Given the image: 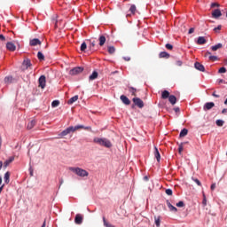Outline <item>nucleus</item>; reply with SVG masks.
Instances as JSON below:
<instances>
[{
	"label": "nucleus",
	"mask_w": 227,
	"mask_h": 227,
	"mask_svg": "<svg viewBox=\"0 0 227 227\" xmlns=\"http://www.w3.org/2000/svg\"><path fill=\"white\" fill-rule=\"evenodd\" d=\"M81 129H83L84 130H91V127L88 126L85 127L84 125H77V126H70L65 130L61 132V136H68L71 132H75L76 130H81Z\"/></svg>",
	"instance_id": "nucleus-1"
},
{
	"label": "nucleus",
	"mask_w": 227,
	"mask_h": 227,
	"mask_svg": "<svg viewBox=\"0 0 227 227\" xmlns=\"http://www.w3.org/2000/svg\"><path fill=\"white\" fill-rule=\"evenodd\" d=\"M93 142L96 143V145H99V146H105V148L113 147V144L111 143V140L107 138L95 137L93 139Z\"/></svg>",
	"instance_id": "nucleus-2"
},
{
	"label": "nucleus",
	"mask_w": 227,
	"mask_h": 227,
	"mask_svg": "<svg viewBox=\"0 0 227 227\" xmlns=\"http://www.w3.org/2000/svg\"><path fill=\"white\" fill-rule=\"evenodd\" d=\"M69 171L75 173V175H77V176H81L82 178H84V176H90V173L88 171H86L85 169L81 168L79 167H77V168L71 167V168H69Z\"/></svg>",
	"instance_id": "nucleus-3"
},
{
	"label": "nucleus",
	"mask_w": 227,
	"mask_h": 227,
	"mask_svg": "<svg viewBox=\"0 0 227 227\" xmlns=\"http://www.w3.org/2000/svg\"><path fill=\"white\" fill-rule=\"evenodd\" d=\"M83 71V67H76L69 71V75H78V74H82Z\"/></svg>",
	"instance_id": "nucleus-4"
},
{
	"label": "nucleus",
	"mask_w": 227,
	"mask_h": 227,
	"mask_svg": "<svg viewBox=\"0 0 227 227\" xmlns=\"http://www.w3.org/2000/svg\"><path fill=\"white\" fill-rule=\"evenodd\" d=\"M132 100L137 107H139V109H143V107H145V103L141 100V98H134Z\"/></svg>",
	"instance_id": "nucleus-5"
},
{
	"label": "nucleus",
	"mask_w": 227,
	"mask_h": 227,
	"mask_svg": "<svg viewBox=\"0 0 227 227\" xmlns=\"http://www.w3.org/2000/svg\"><path fill=\"white\" fill-rule=\"evenodd\" d=\"M38 82H39V88H42V90H43V88H45V85L47 83V80L45 78V75H41L39 77Z\"/></svg>",
	"instance_id": "nucleus-6"
},
{
	"label": "nucleus",
	"mask_w": 227,
	"mask_h": 227,
	"mask_svg": "<svg viewBox=\"0 0 227 227\" xmlns=\"http://www.w3.org/2000/svg\"><path fill=\"white\" fill-rule=\"evenodd\" d=\"M13 160H15V156H11L8 160H6L4 162L1 163V166L4 168V169H6V168H8V166H10V164H12V162H13Z\"/></svg>",
	"instance_id": "nucleus-7"
},
{
	"label": "nucleus",
	"mask_w": 227,
	"mask_h": 227,
	"mask_svg": "<svg viewBox=\"0 0 227 227\" xmlns=\"http://www.w3.org/2000/svg\"><path fill=\"white\" fill-rule=\"evenodd\" d=\"M31 66V60L29 59H26L22 63V70H27Z\"/></svg>",
	"instance_id": "nucleus-8"
},
{
	"label": "nucleus",
	"mask_w": 227,
	"mask_h": 227,
	"mask_svg": "<svg viewBox=\"0 0 227 227\" xmlns=\"http://www.w3.org/2000/svg\"><path fill=\"white\" fill-rule=\"evenodd\" d=\"M6 49H7V51H10L11 52H13V51H16L17 46H15V44L13 43L8 42L6 43Z\"/></svg>",
	"instance_id": "nucleus-9"
},
{
	"label": "nucleus",
	"mask_w": 227,
	"mask_h": 227,
	"mask_svg": "<svg viewBox=\"0 0 227 227\" xmlns=\"http://www.w3.org/2000/svg\"><path fill=\"white\" fill-rule=\"evenodd\" d=\"M204 56L208 58L209 61H217V56L212 55L210 51H207Z\"/></svg>",
	"instance_id": "nucleus-10"
},
{
	"label": "nucleus",
	"mask_w": 227,
	"mask_h": 227,
	"mask_svg": "<svg viewBox=\"0 0 227 227\" xmlns=\"http://www.w3.org/2000/svg\"><path fill=\"white\" fill-rule=\"evenodd\" d=\"M194 67L196 68V70H199L200 72H205V66H203L200 62H195Z\"/></svg>",
	"instance_id": "nucleus-11"
},
{
	"label": "nucleus",
	"mask_w": 227,
	"mask_h": 227,
	"mask_svg": "<svg viewBox=\"0 0 227 227\" xmlns=\"http://www.w3.org/2000/svg\"><path fill=\"white\" fill-rule=\"evenodd\" d=\"M215 106V104L214 102H207L204 106V111H210L213 107Z\"/></svg>",
	"instance_id": "nucleus-12"
},
{
	"label": "nucleus",
	"mask_w": 227,
	"mask_h": 227,
	"mask_svg": "<svg viewBox=\"0 0 227 227\" xmlns=\"http://www.w3.org/2000/svg\"><path fill=\"white\" fill-rule=\"evenodd\" d=\"M122 103H124L125 106H130V99H129V98H127V96L125 95H121L120 97Z\"/></svg>",
	"instance_id": "nucleus-13"
},
{
	"label": "nucleus",
	"mask_w": 227,
	"mask_h": 227,
	"mask_svg": "<svg viewBox=\"0 0 227 227\" xmlns=\"http://www.w3.org/2000/svg\"><path fill=\"white\" fill-rule=\"evenodd\" d=\"M223 15V13L221 12V10L216 9L212 12V16L214 19H219V17H221Z\"/></svg>",
	"instance_id": "nucleus-14"
},
{
	"label": "nucleus",
	"mask_w": 227,
	"mask_h": 227,
	"mask_svg": "<svg viewBox=\"0 0 227 227\" xmlns=\"http://www.w3.org/2000/svg\"><path fill=\"white\" fill-rule=\"evenodd\" d=\"M15 82V78H13V76H6L4 79V82L5 84H12V82Z\"/></svg>",
	"instance_id": "nucleus-15"
},
{
	"label": "nucleus",
	"mask_w": 227,
	"mask_h": 227,
	"mask_svg": "<svg viewBox=\"0 0 227 227\" xmlns=\"http://www.w3.org/2000/svg\"><path fill=\"white\" fill-rule=\"evenodd\" d=\"M30 45L32 47H35V45H42V42L39 41V39L35 38V39L30 40Z\"/></svg>",
	"instance_id": "nucleus-16"
},
{
	"label": "nucleus",
	"mask_w": 227,
	"mask_h": 227,
	"mask_svg": "<svg viewBox=\"0 0 227 227\" xmlns=\"http://www.w3.org/2000/svg\"><path fill=\"white\" fill-rule=\"evenodd\" d=\"M75 224H82V215L77 214L74 218Z\"/></svg>",
	"instance_id": "nucleus-17"
},
{
	"label": "nucleus",
	"mask_w": 227,
	"mask_h": 227,
	"mask_svg": "<svg viewBox=\"0 0 227 227\" xmlns=\"http://www.w3.org/2000/svg\"><path fill=\"white\" fill-rule=\"evenodd\" d=\"M154 157L157 162H160V153H159V149L157 147H154Z\"/></svg>",
	"instance_id": "nucleus-18"
},
{
	"label": "nucleus",
	"mask_w": 227,
	"mask_h": 227,
	"mask_svg": "<svg viewBox=\"0 0 227 227\" xmlns=\"http://www.w3.org/2000/svg\"><path fill=\"white\" fill-rule=\"evenodd\" d=\"M168 207L169 208L170 212H178V209L175 207V206L171 205V202L169 200L166 201Z\"/></svg>",
	"instance_id": "nucleus-19"
},
{
	"label": "nucleus",
	"mask_w": 227,
	"mask_h": 227,
	"mask_svg": "<svg viewBox=\"0 0 227 227\" xmlns=\"http://www.w3.org/2000/svg\"><path fill=\"white\" fill-rule=\"evenodd\" d=\"M197 43L198 45H205V43H207V39H205L203 36H199Z\"/></svg>",
	"instance_id": "nucleus-20"
},
{
	"label": "nucleus",
	"mask_w": 227,
	"mask_h": 227,
	"mask_svg": "<svg viewBox=\"0 0 227 227\" xmlns=\"http://www.w3.org/2000/svg\"><path fill=\"white\" fill-rule=\"evenodd\" d=\"M98 42H99V46L104 47V45L106 42V35H100L98 38Z\"/></svg>",
	"instance_id": "nucleus-21"
},
{
	"label": "nucleus",
	"mask_w": 227,
	"mask_h": 227,
	"mask_svg": "<svg viewBox=\"0 0 227 227\" xmlns=\"http://www.w3.org/2000/svg\"><path fill=\"white\" fill-rule=\"evenodd\" d=\"M79 100V96H74L73 98H71L70 99H68L67 104L68 106H72V104H74V102H77Z\"/></svg>",
	"instance_id": "nucleus-22"
},
{
	"label": "nucleus",
	"mask_w": 227,
	"mask_h": 227,
	"mask_svg": "<svg viewBox=\"0 0 227 227\" xmlns=\"http://www.w3.org/2000/svg\"><path fill=\"white\" fill-rule=\"evenodd\" d=\"M12 174L10 173V171H7L5 174H4V182L5 183V184H10V176H11Z\"/></svg>",
	"instance_id": "nucleus-23"
},
{
	"label": "nucleus",
	"mask_w": 227,
	"mask_h": 227,
	"mask_svg": "<svg viewBox=\"0 0 227 227\" xmlns=\"http://www.w3.org/2000/svg\"><path fill=\"white\" fill-rule=\"evenodd\" d=\"M219 49H223V43H221L211 47V51H213V52H215V51H219Z\"/></svg>",
	"instance_id": "nucleus-24"
},
{
	"label": "nucleus",
	"mask_w": 227,
	"mask_h": 227,
	"mask_svg": "<svg viewBox=\"0 0 227 227\" xmlns=\"http://www.w3.org/2000/svg\"><path fill=\"white\" fill-rule=\"evenodd\" d=\"M98 77V73L97 71H93L91 75L89 76L90 81H95Z\"/></svg>",
	"instance_id": "nucleus-25"
},
{
	"label": "nucleus",
	"mask_w": 227,
	"mask_h": 227,
	"mask_svg": "<svg viewBox=\"0 0 227 227\" xmlns=\"http://www.w3.org/2000/svg\"><path fill=\"white\" fill-rule=\"evenodd\" d=\"M168 101L172 106H175V104H176V97H175V95H170V97H168Z\"/></svg>",
	"instance_id": "nucleus-26"
},
{
	"label": "nucleus",
	"mask_w": 227,
	"mask_h": 227,
	"mask_svg": "<svg viewBox=\"0 0 227 227\" xmlns=\"http://www.w3.org/2000/svg\"><path fill=\"white\" fill-rule=\"evenodd\" d=\"M171 95H169V91L168 90H163L161 93V98H163L164 100H166V98H169Z\"/></svg>",
	"instance_id": "nucleus-27"
},
{
	"label": "nucleus",
	"mask_w": 227,
	"mask_h": 227,
	"mask_svg": "<svg viewBox=\"0 0 227 227\" xmlns=\"http://www.w3.org/2000/svg\"><path fill=\"white\" fill-rule=\"evenodd\" d=\"M35 125H36V121L32 120L30 122H28L27 129H28V130H31V129H33Z\"/></svg>",
	"instance_id": "nucleus-28"
},
{
	"label": "nucleus",
	"mask_w": 227,
	"mask_h": 227,
	"mask_svg": "<svg viewBox=\"0 0 227 227\" xmlns=\"http://www.w3.org/2000/svg\"><path fill=\"white\" fill-rule=\"evenodd\" d=\"M129 93H131V95L133 96V97H137V90L136 89V88H134V87H129Z\"/></svg>",
	"instance_id": "nucleus-29"
},
{
	"label": "nucleus",
	"mask_w": 227,
	"mask_h": 227,
	"mask_svg": "<svg viewBox=\"0 0 227 227\" xmlns=\"http://www.w3.org/2000/svg\"><path fill=\"white\" fill-rule=\"evenodd\" d=\"M189 133V130L187 129H183L180 132L179 137H185L187 134Z\"/></svg>",
	"instance_id": "nucleus-30"
},
{
	"label": "nucleus",
	"mask_w": 227,
	"mask_h": 227,
	"mask_svg": "<svg viewBox=\"0 0 227 227\" xmlns=\"http://www.w3.org/2000/svg\"><path fill=\"white\" fill-rule=\"evenodd\" d=\"M137 10V7H136L135 4H131V5H130L129 12H130L131 15H135Z\"/></svg>",
	"instance_id": "nucleus-31"
},
{
	"label": "nucleus",
	"mask_w": 227,
	"mask_h": 227,
	"mask_svg": "<svg viewBox=\"0 0 227 227\" xmlns=\"http://www.w3.org/2000/svg\"><path fill=\"white\" fill-rule=\"evenodd\" d=\"M160 58H166V59H168L169 58V53H168L166 51H161L160 53Z\"/></svg>",
	"instance_id": "nucleus-32"
},
{
	"label": "nucleus",
	"mask_w": 227,
	"mask_h": 227,
	"mask_svg": "<svg viewBox=\"0 0 227 227\" xmlns=\"http://www.w3.org/2000/svg\"><path fill=\"white\" fill-rule=\"evenodd\" d=\"M107 51L109 54H114V52H116V49L114 48V46H108Z\"/></svg>",
	"instance_id": "nucleus-33"
},
{
	"label": "nucleus",
	"mask_w": 227,
	"mask_h": 227,
	"mask_svg": "<svg viewBox=\"0 0 227 227\" xmlns=\"http://www.w3.org/2000/svg\"><path fill=\"white\" fill-rule=\"evenodd\" d=\"M155 224L157 227H160V216H154Z\"/></svg>",
	"instance_id": "nucleus-34"
},
{
	"label": "nucleus",
	"mask_w": 227,
	"mask_h": 227,
	"mask_svg": "<svg viewBox=\"0 0 227 227\" xmlns=\"http://www.w3.org/2000/svg\"><path fill=\"white\" fill-rule=\"evenodd\" d=\"M37 58L40 61H43L45 59V56H43V53H42V51H38Z\"/></svg>",
	"instance_id": "nucleus-35"
},
{
	"label": "nucleus",
	"mask_w": 227,
	"mask_h": 227,
	"mask_svg": "<svg viewBox=\"0 0 227 227\" xmlns=\"http://www.w3.org/2000/svg\"><path fill=\"white\" fill-rule=\"evenodd\" d=\"M103 223L105 227H115L114 225L109 223L106 220V217H103Z\"/></svg>",
	"instance_id": "nucleus-36"
},
{
	"label": "nucleus",
	"mask_w": 227,
	"mask_h": 227,
	"mask_svg": "<svg viewBox=\"0 0 227 227\" xmlns=\"http://www.w3.org/2000/svg\"><path fill=\"white\" fill-rule=\"evenodd\" d=\"M215 124L217 125V127H223V125H224V121L219 119L215 121Z\"/></svg>",
	"instance_id": "nucleus-37"
},
{
	"label": "nucleus",
	"mask_w": 227,
	"mask_h": 227,
	"mask_svg": "<svg viewBox=\"0 0 227 227\" xmlns=\"http://www.w3.org/2000/svg\"><path fill=\"white\" fill-rule=\"evenodd\" d=\"M86 49H88V45L85 43H82L80 50L82 51V52H84V51H86Z\"/></svg>",
	"instance_id": "nucleus-38"
},
{
	"label": "nucleus",
	"mask_w": 227,
	"mask_h": 227,
	"mask_svg": "<svg viewBox=\"0 0 227 227\" xmlns=\"http://www.w3.org/2000/svg\"><path fill=\"white\" fill-rule=\"evenodd\" d=\"M58 106H59V100L52 101V103H51L52 107H58Z\"/></svg>",
	"instance_id": "nucleus-39"
},
{
	"label": "nucleus",
	"mask_w": 227,
	"mask_h": 227,
	"mask_svg": "<svg viewBox=\"0 0 227 227\" xmlns=\"http://www.w3.org/2000/svg\"><path fill=\"white\" fill-rule=\"evenodd\" d=\"M176 206L178 207L179 208H182L185 207V204L184 203V201H179L176 204Z\"/></svg>",
	"instance_id": "nucleus-40"
},
{
	"label": "nucleus",
	"mask_w": 227,
	"mask_h": 227,
	"mask_svg": "<svg viewBox=\"0 0 227 227\" xmlns=\"http://www.w3.org/2000/svg\"><path fill=\"white\" fill-rule=\"evenodd\" d=\"M192 179L193 180V182H195V184H197V185H199V187H201V182L199 181L198 178L192 177Z\"/></svg>",
	"instance_id": "nucleus-41"
},
{
	"label": "nucleus",
	"mask_w": 227,
	"mask_h": 227,
	"mask_svg": "<svg viewBox=\"0 0 227 227\" xmlns=\"http://www.w3.org/2000/svg\"><path fill=\"white\" fill-rule=\"evenodd\" d=\"M165 192L168 196H173V190L171 189H167Z\"/></svg>",
	"instance_id": "nucleus-42"
},
{
	"label": "nucleus",
	"mask_w": 227,
	"mask_h": 227,
	"mask_svg": "<svg viewBox=\"0 0 227 227\" xmlns=\"http://www.w3.org/2000/svg\"><path fill=\"white\" fill-rule=\"evenodd\" d=\"M6 40H10V37H8L4 35H1V41L2 42H6Z\"/></svg>",
	"instance_id": "nucleus-43"
},
{
	"label": "nucleus",
	"mask_w": 227,
	"mask_h": 227,
	"mask_svg": "<svg viewBox=\"0 0 227 227\" xmlns=\"http://www.w3.org/2000/svg\"><path fill=\"white\" fill-rule=\"evenodd\" d=\"M218 74H226V67H221L218 70Z\"/></svg>",
	"instance_id": "nucleus-44"
},
{
	"label": "nucleus",
	"mask_w": 227,
	"mask_h": 227,
	"mask_svg": "<svg viewBox=\"0 0 227 227\" xmlns=\"http://www.w3.org/2000/svg\"><path fill=\"white\" fill-rule=\"evenodd\" d=\"M166 49H168V51H173V44L170 43H167L165 45Z\"/></svg>",
	"instance_id": "nucleus-45"
},
{
	"label": "nucleus",
	"mask_w": 227,
	"mask_h": 227,
	"mask_svg": "<svg viewBox=\"0 0 227 227\" xmlns=\"http://www.w3.org/2000/svg\"><path fill=\"white\" fill-rule=\"evenodd\" d=\"M178 152H179V153H182V152H184V145L182 144L179 145Z\"/></svg>",
	"instance_id": "nucleus-46"
},
{
	"label": "nucleus",
	"mask_w": 227,
	"mask_h": 227,
	"mask_svg": "<svg viewBox=\"0 0 227 227\" xmlns=\"http://www.w3.org/2000/svg\"><path fill=\"white\" fill-rule=\"evenodd\" d=\"M176 65L177 67H182V65H184V62H182V60H177V61H176Z\"/></svg>",
	"instance_id": "nucleus-47"
},
{
	"label": "nucleus",
	"mask_w": 227,
	"mask_h": 227,
	"mask_svg": "<svg viewBox=\"0 0 227 227\" xmlns=\"http://www.w3.org/2000/svg\"><path fill=\"white\" fill-rule=\"evenodd\" d=\"M221 27H222V26L219 25L217 27L214 28V31H215V33H217V31H221Z\"/></svg>",
	"instance_id": "nucleus-48"
},
{
	"label": "nucleus",
	"mask_w": 227,
	"mask_h": 227,
	"mask_svg": "<svg viewBox=\"0 0 227 227\" xmlns=\"http://www.w3.org/2000/svg\"><path fill=\"white\" fill-rule=\"evenodd\" d=\"M215 6H219V4L217 3L211 4V8H215Z\"/></svg>",
	"instance_id": "nucleus-49"
},
{
	"label": "nucleus",
	"mask_w": 227,
	"mask_h": 227,
	"mask_svg": "<svg viewBox=\"0 0 227 227\" xmlns=\"http://www.w3.org/2000/svg\"><path fill=\"white\" fill-rule=\"evenodd\" d=\"M192 33H194V27L190 28L188 32L189 35H192Z\"/></svg>",
	"instance_id": "nucleus-50"
},
{
	"label": "nucleus",
	"mask_w": 227,
	"mask_h": 227,
	"mask_svg": "<svg viewBox=\"0 0 227 227\" xmlns=\"http://www.w3.org/2000/svg\"><path fill=\"white\" fill-rule=\"evenodd\" d=\"M202 204L206 207L207 205V198L204 196V199L202 200Z\"/></svg>",
	"instance_id": "nucleus-51"
},
{
	"label": "nucleus",
	"mask_w": 227,
	"mask_h": 227,
	"mask_svg": "<svg viewBox=\"0 0 227 227\" xmlns=\"http://www.w3.org/2000/svg\"><path fill=\"white\" fill-rule=\"evenodd\" d=\"M93 47H95V41L90 43V49H93Z\"/></svg>",
	"instance_id": "nucleus-52"
},
{
	"label": "nucleus",
	"mask_w": 227,
	"mask_h": 227,
	"mask_svg": "<svg viewBox=\"0 0 227 227\" xmlns=\"http://www.w3.org/2000/svg\"><path fill=\"white\" fill-rule=\"evenodd\" d=\"M226 113H227V108H223V109L222 110V114H226Z\"/></svg>",
	"instance_id": "nucleus-53"
},
{
	"label": "nucleus",
	"mask_w": 227,
	"mask_h": 227,
	"mask_svg": "<svg viewBox=\"0 0 227 227\" xmlns=\"http://www.w3.org/2000/svg\"><path fill=\"white\" fill-rule=\"evenodd\" d=\"M215 189V184H211V191H214Z\"/></svg>",
	"instance_id": "nucleus-54"
},
{
	"label": "nucleus",
	"mask_w": 227,
	"mask_h": 227,
	"mask_svg": "<svg viewBox=\"0 0 227 227\" xmlns=\"http://www.w3.org/2000/svg\"><path fill=\"white\" fill-rule=\"evenodd\" d=\"M212 96L215 97V98H219V95L215 94V92H213Z\"/></svg>",
	"instance_id": "nucleus-55"
},
{
	"label": "nucleus",
	"mask_w": 227,
	"mask_h": 227,
	"mask_svg": "<svg viewBox=\"0 0 227 227\" xmlns=\"http://www.w3.org/2000/svg\"><path fill=\"white\" fill-rule=\"evenodd\" d=\"M123 59H124L125 61H130V57H124Z\"/></svg>",
	"instance_id": "nucleus-56"
},
{
	"label": "nucleus",
	"mask_w": 227,
	"mask_h": 227,
	"mask_svg": "<svg viewBox=\"0 0 227 227\" xmlns=\"http://www.w3.org/2000/svg\"><path fill=\"white\" fill-rule=\"evenodd\" d=\"M174 111H175L176 113H180V108L176 107V108H174Z\"/></svg>",
	"instance_id": "nucleus-57"
},
{
	"label": "nucleus",
	"mask_w": 227,
	"mask_h": 227,
	"mask_svg": "<svg viewBox=\"0 0 227 227\" xmlns=\"http://www.w3.org/2000/svg\"><path fill=\"white\" fill-rule=\"evenodd\" d=\"M29 170H30V176H33V169L29 168Z\"/></svg>",
	"instance_id": "nucleus-58"
},
{
	"label": "nucleus",
	"mask_w": 227,
	"mask_h": 227,
	"mask_svg": "<svg viewBox=\"0 0 227 227\" xmlns=\"http://www.w3.org/2000/svg\"><path fill=\"white\" fill-rule=\"evenodd\" d=\"M144 179H145L146 182H148V176H145L144 177Z\"/></svg>",
	"instance_id": "nucleus-59"
},
{
	"label": "nucleus",
	"mask_w": 227,
	"mask_h": 227,
	"mask_svg": "<svg viewBox=\"0 0 227 227\" xmlns=\"http://www.w3.org/2000/svg\"><path fill=\"white\" fill-rule=\"evenodd\" d=\"M224 65H227V59L223 61Z\"/></svg>",
	"instance_id": "nucleus-60"
},
{
	"label": "nucleus",
	"mask_w": 227,
	"mask_h": 227,
	"mask_svg": "<svg viewBox=\"0 0 227 227\" xmlns=\"http://www.w3.org/2000/svg\"><path fill=\"white\" fill-rule=\"evenodd\" d=\"M42 227H45V221L43 222Z\"/></svg>",
	"instance_id": "nucleus-61"
},
{
	"label": "nucleus",
	"mask_w": 227,
	"mask_h": 227,
	"mask_svg": "<svg viewBox=\"0 0 227 227\" xmlns=\"http://www.w3.org/2000/svg\"><path fill=\"white\" fill-rule=\"evenodd\" d=\"M63 184V179L60 180V184Z\"/></svg>",
	"instance_id": "nucleus-62"
},
{
	"label": "nucleus",
	"mask_w": 227,
	"mask_h": 227,
	"mask_svg": "<svg viewBox=\"0 0 227 227\" xmlns=\"http://www.w3.org/2000/svg\"><path fill=\"white\" fill-rule=\"evenodd\" d=\"M114 74H118V71L114 72Z\"/></svg>",
	"instance_id": "nucleus-63"
},
{
	"label": "nucleus",
	"mask_w": 227,
	"mask_h": 227,
	"mask_svg": "<svg viewBox=\"0 0 227 227\" xmlns=\"http://www.w3.org/2000/svg\"><path fill=\"white\" fill-rule=\"evenodd\" d=\"M1 190L3 191V185L1 186Z\"/></svg>",
	"instance_id": "nucleus-64"
}]
</instances>
